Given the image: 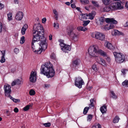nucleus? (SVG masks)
Listing matches in <instances>:
<instances>
[{
    "label": "nucleus",
    "mask_w": 128,
    "mask_h": 128,
    "mask_svg": "<svg viewBox=\"0 0 128 128\" xmlns=\"http://www.w3.org/2000/svg\"><path fill=\"white\" fill-rule=\"evenodd\" d=\"M25 37L24 36H22L20 38V42L21 44H23L25 42Z\"/></svg>",
    "instance_id": "39"
},
{
    "label": "nucleus",
    "mask_w": 128,
    "mask_h": 128,
    "mask_svg": "<svg viewBox=\"0 0 128 128\" xmlns=\"http://www.w3.org/2000/svg\"><path fill=\"white\" fill-rule=\"evenodd\" d=\"M117 10H121L123 8V6L119 2H116Z\"/></svg>",
    "instance_id": "24"
},
{
    "label": "nucleus",
    "mask_w": 128,
    "mask_h": 128,
    "mask_svg": "<svg viewBox=\"0 0 128 128\" xmlns=\"http://www.w3.org/2000/svg\"><path fill=\"white\" fill-rule=\"evenodd\" d=\"M92 4L98 7V5L97 4L96 2L92 1Z\"/></svg>",
    "instance_id": "49"
},
{
    "label": "nucleus",
    "mask_w": 128,
    "mask_h": 128,
    "mask_svg": "<svg viewBox=\"0 0 128 128\" xmlns=\"http://www.w3.org/2000/svg\"><path fill=\"white\" fill-rule=\"evenodd\" d=\"M77 29L79 31H85L87 30L86 28L84 26H80L78 27Z\"/></svg>",
    "instance_id": "23"
},
{
    "label": "nucleus",
    "mask_w": 128,
    "mask_h": 128,
    "mask_svg": "<svg viewBox=\"0 0 128 128\" xmlns=\"http://www.w3.org/2000/svg\"><path fill=\"white\" fill-rule=\"evenodd\" d=\"M94 100V99H92L90 100V103L89 104V107L86 106L84 110L83 113L85 115L87 114L90 108L94 107V105L93 102Z\"/></svg>",
    "instance_id": "11"
},
{
    "label": "nucleus",
    "mask_w": 128,
    "mask_h": 128,
    "mask_svg": "<svg viewBox=\"0 0 128 128\" xmlns=\"http://www.w3.org/2000/svg\"><path fill=\"white\" fill-rule=\"evenodd\" d=\"M84 84L83 79L80 77H78L75 78V85L80 88H82V85Z\"/></svg>",
    "instance_id": "9"
},
{
    "label": "nucleus",
    "mask_w": 128,
    "mask_h": 128,
    "mask_svg": "<svg viewBox=\"0 0 128 128\" xmlns=\"http://www.w3.org/2000/svg\"><path fill=\"white\" fill-rule=\"evenodd\" d=\"M104 18L103 17H101L99 18V21L100 25L102 24L104 22Z\"/></svg>",
    "instance_id": "34"
},
{
    "label": "nucleus",
    "mask_w": 128,
    "mask_h": 128,
    "mask_svg": "<svg viewBox=\"0 0 128 128\" xmlns=\"http://www.w3.org/2000/svg\"><path fill=\"white\" fill-rule=\"evenodd\" d=\"M102 2L105 5H107L110 4V0H102Z\"/></svg>",
    "instance_id": "30"
},
{
    "label": "nucleus",
    "mask_w": 128,
    "mask_h": 128,
    "mask_svg": "<svg viewBox=\"0 0 128 128\" xmlns=\"http://www.w3.org/2000/svg\"><path fill=\"white\" fill-rule=\"evenodd\" d=\"M120 118L119 117L117 116H116L114 118L113 120V122L114 123H116L118 122Z\"/></svg>",
    "instance_id": "27"
},
{
    "label": "nucleus",
    "mask_w": 128,
    "mask_h": 128,
    "mask_svg": "<svg viewBox=\"0 0 128 128\" xmlns=\"http://www.w3.org/2000/svg\"><path fill=\"white\" fill-rule=\"evenodd\" d=\"M65 4L69 6L70 5V3L69 2H66Z\"/></svg>",
    "instance_id": "63"
},
{
    "label": "nucleus",
    "mask_w": 128,
    "mask_h": 128,
    "mask_svg": "<svg viewBox=\"0 0 128 128\" xmlns=\"http://www.w3.org/2000/svg\"><path fill=\"white\" fill-rule=\"evenodd\" d=\"M33 31L32 47L34 48V44H36L38 42L40 43L42 48L45 50L46 48L47 44L46 42V38L44 36V32L43 27L40 25L35 24Z\"/></svg>",
    "instance_id": "1"
},
{
    "label": "nucleus",
    "mask_w": 128,
    "mask_h": 128,
    "mask_svg": "<svg viewBox=\"0 0 128 128\" xmlns=\"http://www.w3.org/2000/svg\"><path fill=\"white\" fill-rule=\"evenodd\" d=\"M69 34L72 40L74 42L77 40L78 38V36L73 32L71 30L70 31Z\"/></svg>",
    "instance_id": "14"
},
{
    "label": "nucleus",
    "mask_w": 128,
    "mask_h": 128,
    "mask_svg": "<svg viewBox=\"0 0 128 128\" xmlns=\"http://www.w3.org/2000/svg\"><path fill=\"white\" fill-rule=\"evenodd\" d=\"M111 98L114 99H116L117 98V96H111Z\"/></svg>",
    "instance_id": "59"
},
{
    "label": "nucleus",
    "mask_w": 128,
    "mask_h": 128,
    "mask_svg": "<svg viewBox=\"0 0 128 128\" xmlns=\"http://www.w3.org/2000/svg\"><path fill=\"white\" fill-rule=\"evenodd\" d=\"M104 45L106 47L110 50H112L114 48L112 44L108 42H105Z\"/></svg>",
    "instance_id": "17"
},
{
    "label": "nucleus",
    "mask_w": 128,
    "mask_h": 128,
    "mask_svg": "<svg viewBox=\"0 0 128 128\" xmlns=\"http://www.w3.org/2000/svg\"><path fill=\"white\" fill-rule=\"evenodd\" d=\"M80 61L78 59L76 60L73 62L72 64L74 66L78 65L80 63Z\"/></svg>",
    "instance_id": "21"
},
{
    "label": "nucleus",
    "mask_w": 128,
    "mask_h": 128,
    "mask_svg": "<svg viewBox=\"0 0 128 128\" xmlns=\"http://www.w3.org/2000/svg\"><path fill=\"white\" fill-rule=\"evenodd\" d=\"M97 62L98 63L101 64L103 66H105L106 65V63L104 60L100 57H98L97 59Z\"/></svg>",
    "instance_id": "15"
},
{
    "label": "nucleus",
    "mask_w": 128,
    "mask_h": 128,
    "mask_svg": "<svg viewBox=\"0 0 128 128\" xmlns=\"http://www.w3.org/2000/svg\"><path fill=\"white\" fill-rule=\"evenodd\" d=\"M53 66L52 64L50 62L42 65L40 68L41 74L46 75L48 78L52 77L55 73Z\"/></svg>",
    "instance_id": "2"
},
{
    "label": "nucleus",
    "mask_w": 128,
    "mask_h": 128,
    "mask_svg": "<svg viewBox=\"0 0 128 128\" xmlns=\"http://www.w3.org/2000/svg\"><path fill=\"white\" fill-rule=\"evenodd\" d=\"M91 36L93 38L102 40H104L105 38V36L103 33L98 32L92 33Z\"/></svg>",
    "instance_id": "7"
},
{
    "label": "nucleus",
    "mask_w": 128,
    "mask_h": 128,
    "mask_svg": "<svg viewBox=\"0 0 128 128\" xmlns=\"http://www.w3.org/2000/svg\"><path fill=\"white\" fill-rule=\"evenodd\" d=\"M2 23H0V33L2 32Z\"/></svg>",
    "instance_id": "52"
},
{
    "label": "nucleus",
    "mask_w": 128,
    "mask_h": 128,
    "mask_svg": "<svg viewBox=\"0 0 128 128\" xmlns=\"http://www.w3.org/2000/svg\"><path fill=\"white\" fill-rule=\"evenodd\" d=\"M92 128H101V126L99 124L97 123L93 126Z\"/></svg>",
    "instance_id": "32"
},
{
    "label": "nucleus",
    "mask_w": 128,
    "mask_h": 128,
    "mask_svg": "<svg viewBox=\"0 0 128 128\" xmlns=\"http://www.w3.org/2000/svg\"><path fill=\"white\" fill-rule=\"evenodd\" d=\"M12 15L11 12L9 13L8 14V20L10 21L12 19Z\"/></svg>",
    "instance_id": "37"
},
{
    "label": "nucleus",
    "mask_w": 128,
    "mask_h": 128,
    "mask_svg": "<svg viewBox=\"0 0 128 128\" xmlns=\"http://www.w3.org/2000/svg\"><path fill=\"white\" fill-rule=\"evenodd\" d=\"M80 16H82V18L80 19L81 20H82L83 19H88V14H82L80 15Z\"/></svg>",
    "instance_id": "22"
},
{
    "label": "nucleus",
    "mask_w": 128,
    "mask_h": 128,
    "mask_svg": "<svg viewBox=\"0 0 128 128\" xmlns=\"http://www.w3.org/2000/svg\"><path fill=\"white\" fill-rule=\"evenodd\" d=\"M49 40H51L52 39V36L50 34L49 36Z\"/></svg>",
    "instance_id": "57"
},
{
    "label": "nucleus",
    "mask_w": 128,
    "mask_h": 128,
    "mask_svg": "<svg viewBox=\"0 0 128 128\" xmlns=\"http://www.w3.org/2000/svg\"><path fill=\"white\" fill-rule=\"evenodd\" d=\"M105 21L106 23L112 24L109 25V27L108 28L107 27V26H106L105 29L107 30L114 28V26L112 24H116L117 23V22L113 18H106L105 19Z\"/></svg>",
    "instance_id": "5"
},
{
    "label": "nucleus",
    "mask_w": 128,
    "mask_h": 128,
    "mask_svg": "<svg viewBox=\"0 0 128 128\" xmlns=\"http://www.w3.org/2000/svg\"><path fill=\"white\" fill-rule=\"evenodd\" d=\"M11 86L8 84H7L4 85V89L6 96H11L10 95L11 92Z\"/></svg>",
    "instance_id": "10"
},
{
    "label": "nucleus",
    "mask_w": 128,
    "mask_h": 128,
    "mask_svg": "<svg viewBox=\"0 0 128 128\" xmlns=\"http://www.w3.org/2000/svg\"><path fill=\"white\" fill-rule=\"evenodd\" d=\"M6 59L4 57H1V59L0 60V62L2 63H4L5 62Z\"/></svg>",
    "instance_id": "43"
},
{
    "label": "nucleus",
    "mask_w": 128,
    "mask_h": 128,
    "mask_svg": "<svg viewBox=\"0 0 128 128\" xmlns=\"http://www.w3.org/2000/svg\"><path fill=\"white\" fill-rule=\"evenodd\" d=\"M14 52L16 54H17L19 52V50L18 48H15L14 50Z\"/></svg>",
    "instance_id": "47"
},
{
    "label": "nucleus",
    "mask_w": 128,
    "mask_h": 128,
    "mask_svg": "<svg viewBox=\"0 0 128 128\" xmlns=\"http://www.w3.org/2000/svg\"><path fill=\"white\" fill-rule=\"evenodd\" d=\"M32 106L30 104L28 105L23 108V110L24 111H27L29 109L30 107Z\"/></svg>",
    "instance_id": "28"
},
{
    "label": "nucleus",
    "mask_w": 128,
    "mask_h": 128,
    "mask_svg": "<svg viewBox=\"0 0 128 128\" xmlns=\"http://www.w3.org/2000/svg\"><path fill=\"white\" fill-rule=\"evenodd\" d=\"M24 15V14L22 12L18 11L16 14L15 18L17 20H21L22 19Z\"/></svg>",
    "instance_id": "13"
},
{
    "label": "nucleus",
    "mask_w": 128,
    "mask_h": 128,
    "mask_svg": "<svg viewBox=\"0 0 128 128\" xmlns=\"http://www.w3.org/2000/svg\"><path fill=\"white\" fill-rule=\"evenodd\" d=\"M34 48H32V42L31 43L32 48V50L35 53L38 54H40L41 53L42 50H44L42 48L41 46L40 45V43L37 42V43L36 44H34Z\"/></svg>",
    "instance_id": "8"
},
{
    "label": "nucleus",
    "mask_w": 128,
    "mask_h": 128,
    "mask_svg": "<svg viewBox=\"0 0 128 128\" xmlns=\"http://www.w3.org/2000/svg\"><path fill=\"white\" fill-rule=\"evenodd\" d=\"M111 10L110 8V6H106L104 7L103 8V11L104 12H108Z\"/></svg>",
    "instance_id": "26"
},
{
    "label": "nucleus",
    "mask_w": 128,
    "mask_h": 128,
    "mask_svg": "<svg viewBox=\"0 0 128 128\" xmlns=\"http://www.w3.org/2000/svg\"><path fill=\"white\" fill-rule=\"evenodd\" d=\"M14 2L15 4H18V0H14Z\"/></svg>",
    "instance_id": "58"
},
{
    "label": "nucleus",
    "mask_w": 128,
    "mask_h": 128,
    "mask_svg": "<svg viewBox=\"0 0 128 128\" xmlns=\"http://www.w3.org/2000/svg\"><path fill=\"white\" fill-rule=\"evenodd\" d=\"M90 22V21L89 20L84 21L83 22V24L82 25L84 26H86L89 24Z\"/></svg>",
    "instance_id": "36"
},
{
    "label": "nucleus",
    "mask_w": 128,
    "mask_h": 128,
    "mask_svg": "<svg viewBox=\"0 0 128 128\" xmlns=\"http://www.w3.org/2000/svg\"><path fill=\"white\" fill-rule=\"evenodd\" d=\"M1 52L2 56V57H4L5 56V54L6 53V51L5 50H3L2 51H0Z\"/></svg>",
    "instance_id": "46"
},
{
    "label": "nucleus",
    "mask_w": 128,
    "mask_h": 128,
    "mask_svg": "<svg viewBox=\"0 0 128 128\" xmlns=\"http://www.w3.org/2000/svg\"><path fill=\"white\" fill-rule=\"evenodd\" d=\"M116 62L118 63H121L125 61L124 56L120 52H113Z\"/></svg>",
    "instance_id": "4"
},
{
    "label": "nucleus",
    "mask_w": 128,
    "mask_h": 128,
    "mask_svg": "<svg viewBox=\"0 0 128 128\" xmlns=\"http://www.w3.org/2000/svg\"><path fill=\"white\" fill-rule=\"evenodd\" d=\"M127 71L126 69H122L121 70V72L123 74H126V71Z\"/></svg>",
    "instance_id": "51"
},
{
    "label": "nucleus",
    "mask_w": 128,
    "mask_h": 128,
    "mask_svg": "<svg viewBox=\"0 0 128 128\" xmlns=\"http://www.w3.org/2000/svg\"><path fill=\"white\" fill-rule=\"evenodd\" d=\"M46 18H44L42 19V23L44 24L45 23L46 21Z\"/></svg>",
    "instance_id": "50"
},
{
    "label": "nucleus",
    "mask_w": 128,
    "mask_h": 128,
    "mask_svg": "<svg viewBox=\"0 0 128 128\" xmlns=\"http://www.w3.org/2000/svg\"><path fill=\"white\" fill-rule=\"evenodd\" d=\"M54 26L56 28L58 29L59 28V24L58 23H54Z\"/></svg>",
    "instance_id": "45"
},
{
    "label": "nucleus",
    "mask_w": 128,
    "mask_h": 128,
    "mask_svg": "<svg viewBox=\"0 0 128 128\" xmlns=\"http://www.w3.org/2000/svg\"><path fill=\"white\" fill-rule=\"evenodd\" d=\"M90 13L92 14V15H93L94 17V16L96 14V12L94 11H92V12Z\"/></svg>",
    "instance_id": "55"
},
{
    "label": "nucleus",
    "mask_w": 128,
    "mask_h": 128,
    "mask_svg": "<svg viewBox=\"0 0 128 128\" xmlns=\"http://www.w3.org/2000/svg\"><path fill=\"white\" fill-rule=\"evenodd\" d=\"M29 93L31 96L34 95L35 94V92L34 90H32L30 91Z\"/></svg>",
    "instance_id": "42"
},
{
    "label": "nucleus",
    "mask_w": 128,
    "mask_h": 128,
    "mask_svg": "<svg viewBox=\"0 0 128 128\" xmlns=\"http://www.w3.org/2000/svg\"><path fill=\"white\" fill-rule=\"evenodd\" d=\"M88 19L91 20H93L94 17L90 13L89 14H88Z\"/></svg>",
    "instance_id": "35"
},
{
    "label": "nucleus",
    "mask_w": 128,
    "mask_h": 128,
    "mask_svg": "<svg viewBox=\"0 0 128 128\" xmlns=\"http://www.w3.org/2000/svg\"><path fill=\"white\" fill-rule=\"evenodd\" d=\"M4 7V5L0 3V10H2Z\"/></svg>",
    "instance_id": "54"
},
{
    "label": "nucleus",
    "mask_w": 128,
    "mask_h": 128,
    "mask_svg": "<svg viewBox=\"0 0 128 128\" xmlns=\"http://www.w3.org/2000/svg\"><path fill=\"white\" fill-rule=\"evenodd\" d=\"M114 35H123V33L121 32H119L117 30H115L114 31Z\"/></svg>",
    "instance_id": "25"
},
{
    "label": "nucleus",
    "mask_w": 128,
    "mask_h": 128,
    "mask_svg": "<svg viewBox=\"0 0 128 128\" xmlns=\"http://www.w3.org/2000/svg\"><path fill=\"white\" fill-rule=\"evenodd\" d=\"M81 2L84 4H88L89 2L88 0H80Z\"/></svg>",
    "instance_id": "41"
},
{
    "label": "nucleus",
    "mask_w": 128,
    "mask_h": 128,
    "mask_svg": "<svg viewBox=\"0 0 128 128\" xmlns=\"http://www.w3.org/2000/svg\"><path fill=\"white\" fill-rule=\"evenodd\" d=\"M88 52L89 54L92 56H97L98 54L105 56L106 53L102 50H99L98 46H92L88 48Z\"/></svg>",
    "instance_id": "3"
},
{
    "label": "nucleus",
    "mask_w": 128,
    "mask_h": 128,
    "mask_svg": "<svg viewBox=\"0 0 128 128\" xmlns=\"http://www.w3.org/2000/svg\"><path fill=\"white\" fill-rule=\"evenodd\" d=\"M60 45V46L62 50L64 52H68L71 50V48L70 46L65 44L64 41L62 40H59Z\"/></svg>",
    "instance_id": "6"
},
{
    "label": "nucleus",
    "mask_w": 128,
    "mask_h": 128,
    "mask_svg": "<svg viewBox=\"0 0 128 128\" xmlns=\"http://www.w3.org/2000/svg\"><path fill=\"white\" fill-rule=\"evenodd\" d=\"M92 69L95 71H97L98 70V68L96 67V65L95 64H94L92 66Z\"/></svg>",
    "instance_id": "38"
},
{
    "label": "nucleus",
    "mask_w": 128,
    "mask_h": 128,
    "mask_svg": "<svg viewBox=\"0 0 128 128\" xmlns=\"http://www.w3.org/2000/svg\"><path fill=\"white\" fill-rule=\"evenodd\" d=\"M93 116L91 114H88L87 117V120L88 121H90L91 120Z\"/></svg>",
    "instance_id": "33"
},
{
    "label": "nucleus",
    "mask_w": 128,
    "mask_h": 128,
    "mask_svg": "<svg viewBox=\"0 0 128 128\" xmlns=\"http://www.w3.org/2000/svg\"><path fill=\"white\" fill-rule=\"evenodd\" d=\"M10 98L11 100H12L13 101L15 102H20V100L19 99H15L13 98L12 96H8Z\"/></svg>",
    "instance_id": "29"
},
{
    "label": "nucleus",
    "mask_w": 128,
    "mask_h": 128,
    "mask_svg": "<svg viewBox=\"0 0 128 128\" xmlns=\"http://www.w3.org/2000/svg\"><path fill=\"white\" fill-rule=\"evenodd\" d=\"M100 109L101 112L102 114L106 113L107 111V106H106L105 104H104L100 108Z\"/></svg>",
    "instance_id": "18"
},
{
    "label": "nucleus",
    "mask_w": 128,
    "mask_h": 128,
    "mask_svg": "<svg viewBox=\"0 0 128 128\" xmlns=\"http://www.w3.org/2000/svg\"><path fill=\"white\" fill-rule=\"evenodd\" d=\"M71 6L73 8H75L76 7L74 4H71Z\"/></svg>",
    "instance_id": "56"
},
{
    "label": "nucleus",
    "mask_w": 128,
    "mask_h": 128,
    "mask_svg": "<svg viewBox=\"0 0 128 128\" xmlns=\"http://www.w3.org/2000/svg\"><path fill=\"white\" fill-rule=\"evenodd\" d=\"M112 94L113 96H115V94L113 91H111L110 92Z\"/></svg>",
    "instance_id": "62"
},
{
    "label": "nucleus",
    "mask_w": 128,
    "mask_h": 128,
    "mask_svg": "<svg viewBox=\"0 0 128 128\" xmlns=\"http://www.w3.org/2000/svg\"><path fill=\"white\" fill-rule=\"evenodd\" d=\"M53 12L55 14V16L58 15V13L56 10L54 9L53 10Z\"/></svg>",
    "instance_id": "48"
},
{
    "label": "nucleus",
    "mask_w": 128,
    "mask_h": 128,
    "mask_svg": "<svg viewBox=\"0 0 128 128\" xmlns=\"http://www.w3.org/2000/svg\"><path fill=\"white\" fill-rule=\"evenodd\" d=\"M14 112L16 113L18 112V110L17 108H15L14 109Z\"/></svg>",
    "instance_id": "53"
},
{
    "label": "nucleus",
    "mask_w": 128,
    "mask_h": 128,
    "mask_svg": "<svg viewBox=\"0 0 128 128\" xmlns=\"http://www.w3.org/2000/svg\"><path fill=\"white\" fill-rule=\"evenodd\" d=\"M28 26L26 24H25L21 29V33L22 35L25 34V32L28 28Z\"/></svg>",
    "instance_id": "19"
},
{
    "label": "nucleus",
    "mask_w": 128,
    "mask_h": 128,
    "mask_svg": "<svg viewBox=\"0 0 128 128\" xmlns=\"http://www.w3.org/2000/svg\"><path fill=\"white\" fill-rule=\"evenodd\" d=\"M22 83V80H20L19 79H17L14 81L12 83V86H13L16 84L20 85Z\"/></svg>",
    "instance_id": "16"
},
{
    "label": "nucleus",
    "mask_w": 128,
    "mask_h": 128,
    "mask_svg": "<svg viewBox=\"0 0 128 128\" xmlns=\"http://www.w3.org/2000/svg\"><path fill=\"white\" fill-rule=\"evenodd\" d=\"M126 7L128 10V2H126Z\"/></svg>",
    "instance_id": "60"
},
{
    "label": "nucleus",
    "mask_w": 128,
    "mask_h": 128,
    "mask_svg": "<svg viewBox=\"0 0 128 128\" xmlns=\"http://www.w3.org/2000/svg\"><path fill=\"white\" fill-rule=\"evenodd\" d=\"M36 72H32L29 78L30 81L32 82H35L36 80Z\"/></svg>",
    "instance_id": "12"
},
{
    "label": "nucleus",
    "mask_w": 128,
    "mask_h": 128,
    "mask_svg": "<svg viewBox=\"0 0 128 128\" xmlns=\"http://www.w3.org/2000/svg\"><path fill=\"white\" fill-rule=\"evenodd\" d=\"M122 84L123 86L128 87V80H125L122 83Z\"/></svg>",
    "instance_id": "31"
},
{
    "label": "nucleus",
    "mask_w": 128,
    "mask_h": 128,
    "mask_svg": "<svg viewBox=\"0 0 128 128\" xmlns=\"http://www.w3.org/2000/svg\"><path fill=\"white\" fill-rule=\"evenodd\" d=\"M50 58L52 59H55L56 58V55L54 53H52L50 56Z\"/></svg>",
    "instance_id": "44"
},
{
    "label": "nucleus",
    "mask_w": 128,
    "mask_h": 128,
    "mask_svg": "<svg viewBox=\"0 0 128 128\" xmlns=\"http://www.w3.org/2000/svg\"><path fill=\"white\" fill-rule=\"evenodd\" d=\"M107 60H108V62H110V58H106Z\"/></svg>",
    "instance_id": "64"
},
{
    "label": "nucleus",
    "mask_w": 128,
    "mask_h": 128,
    "mask_svg": "<svg viewBox=\"0 0 128 128\" xmlns=\"http://www.w3.org/2000/svg\"><path fill=\"white\" fill-rule=\"evenodd\" d=\"M43 125L46 127H48L50 126L51 124L50 122H48L43 124Z\"/></svg>",
    "instance_id": "40"
},
{
    "label": "nucleus",
    "mask_w": 128,
    "mask_h": 128,
    "mask_svg": "<svg viewBox=\"0 0 128 128\" xmlns=\"http://www.w3.org/2000/svg\"><path fill=\"white\" fill-rule=\"evenodd\" d=\"M116 2H114L111 4L110 5V6L112 10H117Z\"/></svg>",
    "instance_id": "20"
},
{
    "label": "nucleus",
    "mask_w": 128,
    "mask_h": 128,
    "mask_svg": "<svg viewBox=\"0 0 128 128\" xmlns=\"http://www.w3.org/2000/svg\"><path fill=\"white\" fill-rule=\"evenodd\" d=\"M76 9L78 11H80V12H82L81 11H80V8L79 7H76Z\"/></svg>",
    "instance_id": "61"
}]
</instances>
